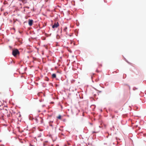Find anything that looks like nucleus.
<instances>
[{"label": "nucleus", "instance_id": "1", "mask_svg": "<svg viewBox=\"0 0 146 146\" xmlns=\"http://www.w3.org/2000/svg\"><path fill=\"white\" fill-rule=\"evenodd\" d=\"M13 55L14 56H16L17 55L19 54V52L17 49H15L13 51Z\"/></svg>", "mask_w": 146, "mask_h": 146}, {"label": "nucleus", "instance_id": "2", "mask_svg": "<svg viewBox=\"0 0 146 146\" xmlns=\"http://www.w3.org/2000/svg\"><path fill=\"white\" fill-rule=\"evenodd\" d=\"M58 26V23L55 24L52 27L53 28H56Z\"/></svg>", "mask_w": 146, "mask_h": 146}, {"label": "nucleus", "instance_id": "3", "mask_svg": "<svg viewBox=\"0 0 146 146\" xmlns=\"http://www.w3.org/2000/svg\"><path fill=\"white\" fill-rule=\"evenodd\" d=\"M33 21L32 20H30L29 21V25L31 26L33 24Z\"/></svg>", "mask_w": 146, "mask_h": 146}, {"label": "nucleus", "instance_id": "4", "mask_svg": "<svg viewBox=\"0 0 146 146\" xmlns=\"http://www.w3.org/2000/svg\"><path fill=\"white\" fill-rule=\"evenodd\" d=\"M52 77L53 78H55L56 77V75L55 74H52Z\"/></svg>", "mask_w": 146, "mask_h": 146}, {"label": "nucleus", "instance_id": "5", "mask_svg": "<svg viewBox=\"0 0 146 146\" xmlns=\"http://www.w3.org/2000/svg\"><path fill=\"white\" fill-rule=\"evenodd\" d=\"M61 116L60 115H59L58 116V118L59 119H60L61 118Z\"/></svg>", "mask_w": 146, "mask_h": 146}]
</instances>
